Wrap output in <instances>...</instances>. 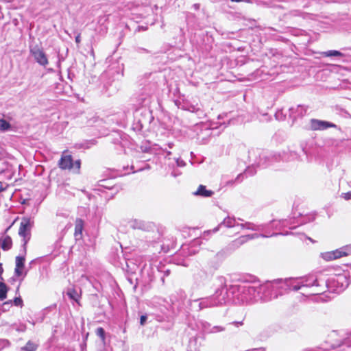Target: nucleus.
I'll use <instances>...</instances> for the list:
<instances>
[{
    "mask_svg": "<svg viewBox=\"0 0 351 351\" xmlns=\"http://www.w3.org/2000/svg\"><path fill=\"white\" fill-rule=\"evenodd\" d=\"M321 55L324 57H342L343 54L337 50H329L326 51L321 52Z\"/></svg>",
    "mask_w": 351,
    "mask_h": 351,
    "instance_id": "obj_27",
    "label": "nucleus"
},
{
    "mask_svg": "<svg viewBox=\"0 0 351 351\" xmlns=\"http://www.w3.org/2000/svg\"><path fill=\"white\" fill-rule=\"evenodd\" d=\"M238 221H239L235 217L228 216L216 228L210 230V232H216L223 227L228 228L238 227L237 223H239ZM208 232H210V231Z\"/></svg>",
    "mask_w": 351,
    "mask_h": 351,
    "instance_id": "obj_14",
    "label": "nucleus"
},
{
    "mask_svg": "<svg viewBox=\"0 0 351 351\" xmlns=\"http://www.w3.org/2000/svg\"><path fill=\"white\" fill-rule=\"evenodd\" d=\"M167 145H168V147H169V148L171 149V148L173 147V145H173V143H169L167 144Z\"/></svg>",
    "mask_w": 351,
    "mask_h": 351,
    "instance_id": "obj_45",
    "label": "nucleus"
},
{
    "mask_svg": "<svg viewBox=\"0 0 351 351\" xmlns=\"http://www.w3.org/2000/svg\"><path fill=\"white\" fill-rule=\"evenodd\" d=\"M27 274V272L25 271L24 274H23V278H24ZM21 280H23V278H21Z\"/></svg>",
    "mask_w": 351,
    "mask_h": 351,
    "instance_id": "obj_48",
    "label": "nucleus"
},
{
    "mask_svg": "<svg viewBox=\"0 0 351 351\" xmlns=\"http://www.w3.org/2000/svg\"><path fill=\"white\" fill-rule=\"evenodd\" d=\"M3 272V269L2 267V264L0 263V279L1 280H3V277H2Z\"/></svg>",
    "mask_w": 351,
    "mask_h": 351,
    "instance_id": "obj_43",
    "label": "nucleus"
},
{
    "mask_svg": "<svg viewBox=\"0 0 351 351\" xmlns=\"http://www.w3.org/2000/svg\"><path fill=\"white\" fill-rule=\"evenodd\" d=\"M19 285L18 286V287L16 288V294L19 293Z\"/></svg>",
    "mask_w": 351,
    "mask_h": 351,
    "instance_id": "obj_51",
    "label": "nucleus"
},
{
    "mask_svg": "<svg viewBox=\"0 0 351 351\" xmlns=\"http://www.w3.org/2000/svg\"><path fill=\"white\" fill-rule=\"evenodd\" d=\"M212 325L208 322L200 321L199 322V327L203 332L206 334H212Z\"/></svg>",
    "mask_w": 351,
    "mask_h": 351,
    "instance_id": "obj_24",
    "label": "nucleus"
},
{
    "mask_svg": "<svg viewBox=\"0 0 351 351\" xmlns=\"http://www.w3.org/2000/svg\"><path fill=\"white\" fill-rule=\"evenodd\" d=\"M25 258L24 256H18L16 257L15 261V269H14V275L17 277H20L23 274V269L25 267Z\"/></svg>",
    "mask_w": 351,
    "mask_h": 351,
    "instance_id": "obj_16",
    "label": "nucleus"
},
{
    "mask_svg": "<svg viewBox=\"0 0 351 351\" xmlns=\"http://www.w3.org/2000/svg\"><path fill=\"white\" fill-rule=\"evenodd\" d=\"M302 286L303 289H309L310 291L308 293L309 295H318L325 291L327 287V282L318 279L317 276L313 274L301 276Z\"/></svg>",
    "mask_w": 351,
    "mask_h": 351,
    "instance_id": "obj_3",
    "label": "nucleus"
},
{
    "mask_svg": "<svg viewBox=\"0 0 351 351\" xmlns=\"http://www.w3.org/2000/svg\"><path fill=\"white\" fill-rule=\"evenodd\" d=\"M139 104L142 106H147L150 102V95H140L138 98Z\"/></svg>",
    "mask_w": 351,
    "mask_h": 351,
    "instance_id": "obj_30",
    "label": "nucleus"
},
{
    "mask_svg": "<svg viewBox=\"0 0 351 351\" xmlns=\"http://www.w3.org/2000/svg\"><path fill=\"white\" fill-rule=\"evenodd\" d=\"M12 241L10 236H5L3 239L1 247L3 250H8L12 247Z\"/></svg>",
    "mask_w": 351,
    "mask_h": 351,
    "instance_id": "obj_25",
    "label": "nucleus"
},
{
    "mask_svg": "<svg viewBox=\"0 0 351 351\" xmlns=\"http://www.w3.org/2000/svg\"><path fill=\"white\" fill-rule=\"evenodd\" d=\"M349 186L351 188V181L349 182Z\"/></svg>",
    "mask_w": 351,
    "mask_h": 351,
    "instance_id": "obj_53",
    "label": "nucleus"
},
{
    "mask_svg": "<svg viewBox=\"0 0 351 351\" xmlns=\"http://www.w3.org/2000/svg\"><path fill=\"white\" fill-rule=\"evenodd\" d=\"M243 175L242 173H240L239 175L237 176V177L235 179V182H240L243 180Z\"/></svg>",
    "mask_w": 351,
    "mask_h": 351,
    "instance_id": "obj_39",
    "label": "nucleus"
},
{
    "mask_svg": "<svg viewBox=\"0 0 351 351\" xmlns=\"http://www.w3.org/2000/svg\"><path fill=\"white\" fill-rule=\"evenodd\" d=\"M169 273H170V271H169V269L166 270V271H165V276H167L169 274Z\"/></svg>",
    "mask_w": 351,
    "mask_h": 351,
    "instance_id": "obj_47",
    "label": "nucleus"
},
{
    "mask_svg": "<svg viewBox=\"0 0 351 351\" xmlns=\"http://www.w3.org/2000/svg\"><path fill=\"white\" fill-rule=\"evenodd\" d=\"M75 43H80L81 42V39H80V34H78L76 36H75Z\"/></svg>",
    "mask_w": 351,
    "mask_h": 351,
    "instance_id": "obj_42",
    "label": "nucleus"
},
{
    "mask_svg": "<svg viewBox=\"0 0 351 351\" xmlns=\"http://www.w3.org/2000/svg\"><path fill=\"white\" fill-rule=\"evenodd\" d=\"M262 350L263 351V348H258V349H255L254 351H259Z\"/></svg>",
    "mask_w": 351,
    "mask_h": 351,
    "instance_id": "obj_52",
    "label": "nucleus"
},
{
    "mask_svg": "<svg viewBox=\"0 0 351 351\" xmlns=\"http://www.w3.org/2000/svg\"><path fill=\"white\" fill-rule=\"evenodd\" d=\"M8 287L2 282H0V300L3 301L7 298Z\"/></svg>",
    "mask_w": 351,
    "mask_h": 351,
    "instance_id": "obj_28",
    "label": "nucleus"
},
{
    "mask_svg": "<svg viewBox=\"0 0 351 351\" xmlns=\"http://www.w3.org/2000/svg\"><path fill=\"white\" fill-rule=\"evenodd\" d=\"M215 293L210 296L194 300L190 302L191 308L196 311L204 308L222 306L228 302V293L226 280L223 276H217L213 280Z\"/></svg>",
    "mask_w": 351,
    "mask_h": 351,
    "instance_id": "obj_1",
    "label": "nucleus"
},
{
    "mask_svg": "<svg viewBox=\"0 0 351 351\" xmlns=\"http://www.w3.org/2000/svg\"><path fill=\"white\" fill-rule=\"evenodd\" d=\"M288 221L286 219L282 220H272L269 223H265L267 225L265 230L263 231L264 232L267 233V234H271L269 229L272 230H280L282 227H285L287 226Z\"/></svg>",
    "mask_w": 351,
    "mask_h": 351,
    "instance_id": "obj_15",
    "label": "nucleus"
},
{
    "mask_svg": "<svg viewBox=\"0 0 351 351\" xmlns=\"http://www.w3.org/2000/svg\"><path fill=\"white\" fill-rule=\"evenodd\" d=\"M147 320V315H142L140 317V324L141 326H144Z\"/></svg>",
    "mask_w": 351,
    "mask_h": 351,
    "instance_id": "obj_37",
    "label": "nucleus"
},
{
    "mask_svg": "<svg viewBox=\"0 0 351 351\" xmlns=\"http://www.w3.org/2000/svg\"><path fill=\"white\" fill-rule=\"evenodd\" d=\"M149 165H146L145 167L140 168V169H138L136 171H143V170H144V169H149Z\"/></svg>",
    "mask_w": 351,
    "mask_h": 351,
    "instance_id": "obj_44",
    "label": "nucleus"
},
{
    "mask_svg": "<svg viewBox=\"0 0 351 351\" xmlns=\"http://www.w3.org/2000/svg\"><path fill=\"white\" fill-rule=\"evenodd\" d=\"M152 150H155L156 152L158 150H160L163 152L166 153L165 158L170 159L169 156L171 154V152L169 151H166L165 149L159 147L158 145H156V147H153Z\"/></svg>",
    "mask_w": 351,
    "mask_h": 351,
    "instance_id": "obj_34",
    "label": "nucleus"
},
{
    "mask_svg": "<svg viewBox=\"0 0 351 351\" xmlns=\"http://www.w3.org/2000/svg\"><path fill=\"white\" fill-rule=\"evenodd\" d=\"M249 158H253L252 166H256L265 168L269 164V158L267 154L260 149L252 150L250 152Z\"/></svg>",
    "mask_w": 351,
    "mask_h": 351,
    "instance_id": "obj_9",
    "label": "nucleus"
},
{
    "mask_svg": "<svg viewBox=\"0 0 351 351\" xmlns=\"http://www.w3.org/2000/svg\"><path fill=\"white\" fill-rule=\"evenodd\" d=\"M67 296L73 302L79 304L80 299L81 298V291L77 290L73 287H69L66 290Z\"/></svg>",
    "mask_w": 351,
    "mask_h": 351,
    "instance_id": "obj_19",
    "label": "nucleus"
},
{
    "mask_svg": "<svg viewBox=\"0 0 351 351\" xmlns=\"http://www.w3.org/2000/svg\"><path fill=\"white\" fill-rule=\"evenodd\" d=\"M300 280L301 277L282 279L283 289L295 291L303 289Z\"/></svg>",
    "mask_w": 351,
    "mask_h": 351,
    "instance_id": "obj_12",
    "label": "nucleus"
},
{
    "mask_svg": "<svg viewBox=\"0 0 351 351\" xmlns=\"http://www.w3.org/2000/svg\"><path fill=\"white\" fill-rule=\"evenodd\" d=\"M105 330L103 328L99 327L96 330V335L101 338V339L104 341L106 339L105 336Z\"/></svg>",
    "mask_w": 351,
    "mask_h": 351,
    "instance_id": "obj_32",
    "label": "nucleus"
},
{
    "mask_svg": "<svg viewBox=\"0 0 351 351\" xmlns=\"http://www.w3.org/2000/svg\"><path fill=\"white\" fill-rule=\"evenodd\" d=\"M311 130H324L329 128H335L336 125L326 121L311 119L309 123Z\"/></svg>",
    "mask_w": 351,
    "mask_h": 351,
    "instance_id": "obj_13",
    "label": "nucleus"
},
{
    "mask_svg": "<svg viewBox=\"0 0 351 351\" xmlns=\"http://www.w3.org/2000/svg\"><path fill=\"white\" fill-rule=\"evenodd\" d=\"M11 125L8 121L5 119H0V131L5 132L10 129Z\"/></svg>",
    "mask_w": 351,
    "mask_h": 351,
    "instance_id": "obj_31",
    "label": "nucleus"
},
{
    "mask_svg": "<svg viewBox=\"0 0 351 351\" xmlns=\"http://www.w3.org/2000/svg\"><path fill=\"white\" fill-rule=\"evenodd\" d=\"M1 343L3 347L8 346L10 344L9 341L5 339L2 340L1 341Z\"/></svg>",
    "mask_w": 351,
    "mask_h": 351,
    "instance_id": "obj_40",
    "label": "nucleus"
},
{
    "mask_svg": "<svg viewBox=\"0 0 351 351\" xmlns=\"http://www.w3.org/2000/svg\"><path fill=\"white\" fill-rule=\"evenodd\" d=\"M38 344L32 341H28L25 346L21 348V351H36Z\"/></svg>",
    "mask_w": 351,
    "mask_h": 351,
    "instance_id": "obj_26",
    "label": "nucleus"
},
{
    "mask_svg": "<svg viewBox=\"0 0 351 351\" xmlns=\"http://www.w3.org/2000/svg\"><path fill=\"white\" fill-rule=\"evenodd\" d=\"M179 174H180V173H177L174 172V171H173V172H172V173H171V175H172L173 177H176V176H177L178 175H179Z\"/></svg>",
    "mask_w": 351,
    "mask_h": 351,
    "instance_id": "obj_46",
    "label": "nucleus"
},
{
    "mask_svg": "<svg viewBox=\"0 0 351 351\" xmlns=\"http://www.w3.org/2000/svg\"><path fill=\"white\" fill-rule=\"evenodd\" d=\"M278 234H279L278 233H272L271 234H267V233L265 232V233H261V234H258V233L250 234L244 235V237H245V241L247 243L250 240L258 239L260 237L268 238V237H271L273 236H276Z\"/></svg>",
    "mask_w": 351,
    "mask_h": 351,
    "instance_id": "obj_21",
    "label": "nucleus"
},
{
    "mask_svg": "<svg viewBox=\"0 0 351 351\" xmlns=\"http://www.w3.org/2000/svg\"><path fill=\"white\" fill-rule=\"evenodd\" d=\"M214 194V191L211 190H208L206 186L202 184H200L197 191L193 192V195L195 196H199L202 197H210Z\"/></svg>",
    "mask_w": 351,
    "mask_h": 351,
    "instance_id": "obj_18",
    "label": "nucleus"
},
{
    "mask_svg": "<svg viewBox=\"0 0 351 351\" xmlns=\"http://www.w3.org/2000/svg\"><path fill=\"white\" fill-rule=\"evenodd\" d=\"M234 298L242 304H249L262 300L259 285L250 282L232 287Z\"/></svg>",
    "mask_w": 351,
    "mask_h": 351,
    "instance_id": "obj_2",
    "label": "nucleus"
},
{
    "mask_svg": "<svg viewBox=\"0 0 351 351\" xmlns=\"http://www.w3.org/2000/svg\"><path fill=\"white\" fill-rule=\"evenodd\" d=\"M237 220L241 221V223H237V226L240 227L242 230L254 232H263L267 226V225L263 223L256 224L250 221H246L241 218H238Z\"/></svg>",
    "mask_w": 351,
    "mask_h": 351,
    "instance_id": "obj_11",
    "label": "nucleus"
},
{
    "mask_svg": "<svg viewBox=\"0 0 351 351\" xmlns=\"http://www.w3.org/2000/svg\"><path fill=\"white\" fill-rule=\"evenodd\" d=\"M232 324L235 325L237 327H239L240 326L243 325V322H234L232 323Z\"/></svg>",
    "mask_w": 351,
    "mask_h": 351,
    "instance_id": "obj_41",
    "label": "nucleus"
},
{
    "mask_svg": "<svg viewBox=\"0 0 351 351\" xmlns=\"http://www.w3.org/2000/svg\"><path fill=\"white\" fill-rule=\"evenodd\" d=\"M245 243H246V241H245V237H244V235H242V236L238 237L237 239H234V241H232L228 245V247L232 250H234L239 248L240 246H241L242 245H243Z\"/></svg>",
    "mask_w": 351,
    "mask_h": 351,
    "instance_id": "obj_22",
    "label": "nucleus"
},
{
    "mask_svg": "<svg viewBox=\"0 0 351 351\" xmlns=\"http://www.w3.org/2000/svg\"><path fill=\"white\" fill-rule=\"evenodd\" d=\"M184 110L193 113H196L199 117H202L204 115V111L201 109L200 106L197 104L196 105H186L184 106Z\"/></svg>",
    "mask_w": 351,
    "mask_h": 351,
    "instance_id": "obj_23",
    "label": "nucleus"
},
{
    "mask_svg": "<svg viewBox=\"0 0 351 351\" xmlns=\"http://www.w3.org/2000/svg\"><path fill=\"white\" fill-rule=\"evenodd\" d=\"M275 117L278 121H282L285 119V116L283 115L282 110H278L275 114Z\"/></svg>",
    "mask_w": 351,
    "mask_h": 351,
    "instance_id": "obj_35",
    "label": "nucleus"
},
{
    "mask_svg": "<svg viewBox=\"0 0 351 351\" xmlns=\"http://www.w3.org/2000/svg\"><path fill=\"white\" fill-rule=\"evenodd\" d=\"M324 281L327 282V287L330 286L335 287L339 291L344 290L349 285V280L346 275L343 274L336 275L329 280Z\"/></svg>",
    "mask_w": 351,
    "mask_h": 351,
    "instance_id": "obj_7",
    "label": "nucleus"
},
{
    "mask_svg": "<svg viewBox=\"0 0 351 351\" xmlns=\"http://www.w3.org/2000/svg\"><path fill=\"white\" fill-rule=\"evenodd\" d=\"M29 53L39 65L44 67L48 65L49 61L47 56L40 46L38 45L34 46L30 45Z\"/></svg>",
    "mask_w": 351,
    "mask_h": 351,
    "instance_id": "obj_8",
    "label": "nucleus"
},
{
    "mask_svg": "<svg viewBox=\"0 0 351 351\" xmlns=\"http://www.w3.org/2000/svg\"><path fill=\"white\" fill-rule=\"evenodd\" d=\"M33 226L34 220L32 218H22L19 230V234L23 239L24 245H25L28 241L30 239L31 230Z\"/></svg>",
    "mask_w": 351,
    "mask_h": 351,
    "instance_id": "obj_6",
    "label": "nucleus"
},
{
    "mask_svg": "<svg viewBox=\"0 0 351 351\" xmlns=\"http://www.w3.org/2000/svg\"><path fill=\"white\" fill-rule=\"evenodd\" d=\"M158 5H155L154 6V8H153V10H154H154H158Z\"/></svg>",
    "mask_w": 351,
    "mask_h": 351,
    "instance_id": "obj_50",
    "label": "nucleus"
},
{
    "mask_svg": "<svg viewBox=\"0 0 351 351\" xmlns=\"http://www.w3.org/2000/svg\"><path fill=\"white\" fill-rule=\"evenodd\" d=\"M226 330V327L223 326H213L212 334L222 332Z\"/></svg>",
    "mask_w": 351,
    "mask_h": 351,
    "instance_id": "obj_33",
    "label": "nucleus"
},
{
    "mask_svg": "<svg viewBox=\"0 0 351 351\" xmlns=\"http://www.w3.org/2000/svg\"><path fill=\"white\" fill-rule=\"evenodd\" d=\"M13 303L15 306L22 307L23 306V302L21 296L16 297L14 300H10L9 302H5L4 305H8Z\"/></svg>",
    "mask_w": 351,
    "mask_h": 351,
    "instance_id": "obj_29",
    "label": "nucleus"
},
{
    "mask_svg": "<svg viewBox=\"0 0 351 351\" xmlns=\"http://www.w3.org/2000/svg\"><path fill=\"white\" fill-rule=\"evenodd\" d=\"M84 228V221L81 219H77L75 224L74 236L76 240H80L82 238V231Z\"/></svg>",
    "mask_w": 351,
    "mask_h": 351,
    "instance_id": "obj_20",
    "label": "nucleus"
},
{
    "mask_svg": "<svg viewBox=\"0 0 351 351\" xmlns=\"http://www.w3.org/2000/svg\"><path fill=\"white\" fill-rule=\"evenodd\" d=\"M289 110L290 116L293 119H295L298 117L304 116L306 112V107L302 105H298L295 107H291Z\"/></svg>",
    "mask_w": 351,
    "mask_h": 351,
    "instance_id": "obj_17",
    "label": "nucleus"
},
{
    "mask_svg": "<svg viewBox=\"0 0 351 351\" xmlns=\"http://www.w3.org/2000/svg\"><path fill=\"white\" fill-rule=\"evenodd\" d=\"M341 196L346 200H350L351 199V192L343 193Z\"/></svg>",
    "mask_w": 351,
    "mask_h": 351,
    "instance_id": "obj_38",
    "label": "nucleus"
},
{
    "mask_svg": "<svg viewBox=\"0 0 351 351\" xmlns=\"http://www.w3.org/2000/svg\"><path fill=\"white\" fill-rule=\"evenodd\" d=\"M66 151L63 152L59 162V167L62 169H73L74 171L78 173L80 169L81 162L77 160L73 162L71 155L66 154Z\"/></svg>",
    "mask_w": 351,
    "mask_h": 351,
    "instance_id": "obj_5",
    "label": "nucleus"
},
{
    "mask_svg": "<svg viewBox=\"0 0 351 351\" xmlns=\"http://www.w3.org/2000/svg\"><path fill=\"white\" fill-rule=\"evenodd\" d=\"M262 300L267 301L276 298L279 289H283L282 279H276L273 281H267L263 285H259Z\"/></svg>",
    "mask_w": 351,
    "mask_h": 351,
    "instance_id": "obj_4",
    "label": "nucleus"
},
{
    "mask_svg": "<svg viewBox=\"0 0 351 351\" xmlns=\"http://www.w3.org/2000/svg\"><path fill=\"white\" fill-rule=\"evenodd\" d=\"M351 253V248L350 247H343L334 251L325 252L322 254V258L327 261H332L337 258H339L343 256L349 255Z\"/></svg>",
    "mask_w": 351,
    "mask_h": 351,
    "instance_id": "obj_10",
    "label": "nucleus"
},
{
    "mask_svg": "<svg viewBox=\"0 0 351 351\" xmlns=\"http://www.w3.org/2000/svg\"><path fill=\"white\" fill-rule=\"evenodd\" d=\"M175 162H176V166L179 167H183L186 165L185 162L183 160H182L180 158H176Z\"/></svg>",
    "mask_w": 351,
    "mask_h": 351,
    "instance_id": "obj_36",
    "label": "nucleus"
},
{
    "mask_svg": "<svg viewBox=\"0 0 351 351\" xmlns=\"http://www.w3.org/2000/svg\"><path fill=\"white\" fill-rule=\"evenodd\" d=\"M302 150L304 152V154H306V152L305 151L304 148L302 147Z\"/></svg>",
    "mask_w": 351,
    "mask_h": 351,
    "instance_id": "obj_49",
    "label": "nucleus"
}]
</instances>
